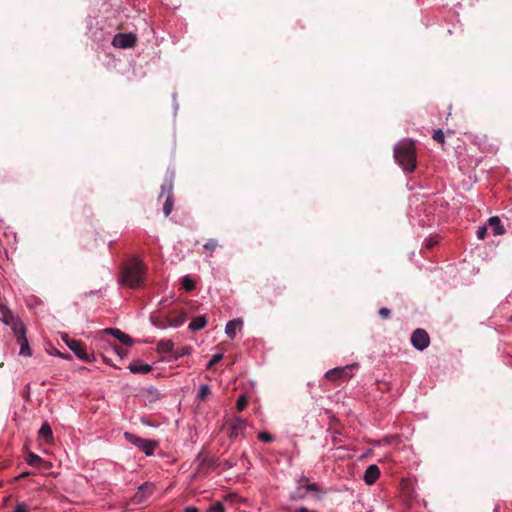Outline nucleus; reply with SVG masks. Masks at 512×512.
<instances>
[{
  "instance_id": "obj_30",
  "label": "nucleus",
  "mask_w": 512,
  "mask_h": 512,
  "mask_svg": "<svg viewBox=\"0 0 512 512\" xmlns=\"http://www.w3.org/2000/svg\"><path fill=\"white\" fill-rule=\"evenodd\" d=\"M190 353H191V348L190 347H185V348L182 349V351L180 353H175L173 357H174V359H178V358H180V357H182L184 355H188Z\"/></svg>"
},
{
  "instance_id": "obj_17",
  "label": "nucleus",
  "mask_w": 512,
  "mask_h": 512,
  "mask_svg": "<svg viewBox=\"0 0 512 512\" xmlns=\"http://www.w3.org/2000/svg\"><path fill=\"white\" fill-rule=\"evenodd\" d=\"M128 369L132 373H135V374L136 373L146 374L152 370V366H150L148 364H130Z\"/></svg>"
},
{
  "instance_id": "obj_35",
  "label": "nucleus",
  "mask_w": 512,
  "mask_h": 512,
  "mask_svg": "<svg viewBox=\"0 0 512 512\" xmlns=\"http://www.w3.org/2000/svg\"><path fill=\"white\" fill-rule=\"evenodd\" d=\"M198 509L196 507H192V506H189V507H186L184 512H197Z\"/></svg>"
},
{
  "instance_id": "obj_28",
  "label": "nucleus",
  "mask_w": 512,
  "mask_h": 512,
  "mask_svg": "<svg viewBox=\"0 0 512 512\" xmlns=\"http://www.w3.org/2000/svg\"><path fill=\"white\" fill-rule=\"evenodd\" d=\"M224 511H225V509L221 502L214 503L208 509V512H224Z\"/></svg>"
},
{
  "instance_id": "obj_31",
  "label": "nucleus",
  "mask_w": 512,
  "mask_h": 512,
  "mask_svg": "<svg viewBox=\"0 0 512 512\" xmlns=\"http://www.w3.org/2000/svg\"><path fill=\"white\" fill-rule=\"evenodd\" d=\"M487 228L485 226L479 227L477 230V237L480 240H483L486 236Z\"/></svg>"
},
{
  "instance_id": "obj_24",
  "label": "nucleus",
  "mask_w": 512,
  "mask_h": 512,
  "mask_svg": "<svg viewBox=\"0 0 512 512\" xmlns=\"http://www.w3.org/2000/svg\"><path fill=\"white\" fill-rule=\"evenodd\" d=\"M219 246L217 240L215 239H209L205 244H204V249L209 251V252H213L217 247Z\"/></svg>"
},
{
  "instance_id": "obj_26",
  "label": "nucleus",
  "mask_w": 512,
  "mask_h": 512,
  "mask_svg": "<svg viewBox=\"0 0 512 512\" xmlns=\"http://www.w3.org/2000/svg\"><path fill=\"white\" fill-rule=\"evenodd\" d=\"M432 137H433V139H434L436 142H438V143H440V144H442V145L445 143L444 133H443V131H442L441 129L436 130V131L433 133V136H432Z\"/></svg>"
},
{
  "instance_id": "obj_21",
  "label": "nucleus",
  "mask_w": 512,
  "mask_h": 512,
  "mask_svg": "<svg viewBox=\"0 0 512 512\" xmlns=\"http://www.w3.org/2000/svg\"><path fill=\"white\" fill-rule=\"evenodd\" d=\"M41 457L30 452L28 455H27V458H26V462L31 465V466H35L37 465L40 461H41Z\"/></svg>"
},
{
  "instance_id": "obj_36",
  "label": "nucleus",
  "mask_w": 512,
  "mask_h": 512,
  "mask_svg": "<svg viewBox=\"0 0 512 512\" xmlns=\"http://www.w3.org/2000/svg\"><path fill=\"white\" fill-rule=\"evenodd\" d=\"M436 243H437L436 241L429 240L426 244V247L432 248Z\"/></svg>"
},
{
  "instance_id": "obj_20",
  "label": "nucleus",
  "mask_w": 512,
  "mask_h": 512,
  "mask_svg": "<svg viewBox=\"0 0 512 512\" xmlns=\"http://www.w3.org/2000/svg\"><path fill=\"white\" fill-rule=\"evenodd\" d=\"M210 393V388L207 384H202L197 393V399L203 400Z\"/></svg>"
},
{
  "instance_id": "obj_29",
  "label": "nucleus",
  "mask_w": 512,
  "mask_h": 512,
  "mask_svg": "<svg viewBox=\"0 0 512 512\" xmlns=\"http://www.w3.org/2000/svg\"><path fill=\"white\" fill-rule=\"evenodd\" d=\"M260 441L262 442H265V443H269L273 440V437L271 434H269L268 432H260L259 435H258Z\"/></svg>"
},
{
  "instance_id": "obj_34",
  "label": "nucleus",
  "mask_w": 512,
  "mask_h": 512,
  "mask_svg": "<svg viewBox=\"0 0 512 512\" xmlns=\"http://www.w3.org/2000/svg\"><path fill=\"white\" fill-rule=\"evenodd\" d=\"M189 320H197V321H200V320H206V318H205V316H204V315H196V316L191 317Z\"/></svg>"
},
{
  "instance_id": "obj_4",
  "label": "nucleus",
  "mask_w": 512,
  "mask_h": 512,
  "mask_svg": "<svg viewBox=\"0 0 512 512\" xmlns=\"http://www.w3.org/2000/svg\"><path fill=\"white\" fill-rule=\"evenodd\" d=\"M124 438L132 445L138 447L147 456L154 455L155 449L158 446V442L150 439L140 438L130 432L124 433Z\"/></svg>"
},
{
  "instance_id": "obj_5",
  "label": "nucleus",
  "mask_w": 512,
  "mask_h": 512,
  "mask_svg": "<svg viewBox=\"0 0 512 512\" xmlns=\"http://www.w3.org/2000/svg\"><path fill=\"white\" fill-rule=\"evenodd\" d=\"M357 367H358V364L354 363V364L346 365L343 367L332 368L325 373V378L328 380H336V379L348 380L353 377L351 370L353 368H357Z\"/></svg>"
},
{
  "instance_id": "obj_37",
  "label": "nucleus",
  "mask_w": 512,
  "mask_h": 512,
  "mask_svg": "<svg viewBox=\"0 0 512 512\" xmlns=\"http://www.w3.org/2000/svg\"><path fill=\"white\" fill-rule=\"evenodd\" d=\"M298 512H310L308 509H306L305 507H301L299 508Z\"/></svg>"
},
{
  "instance_id": "obj_23",
  "label": "nucleus",
  "mask_w": 512,
  "mask_h": 512,
  "mask_svg": "<svg viewBox=\"0 0 512 512\" xmlns=\"http://www.w3.org/2000/svg\"><path fill=\"white\" fill-rule=\"evenodd\" d=\"M247 402H248L247 397L245 395H240L236 402V408L239 411H243L247 405Z\"/></svg>"
},
{
  "instance_id": "obj_9",
  "label": "nucleus",
  "mask_w": 512,
  "mask_h": 512,
  "mask_svg": "<svg viewBox=\"0 0 512 512\" xmlns=\"http://www.w3.org/2000/svg\"><path fill=\"white\" fill-rule=\"evenodd\" d=\"M304 479L299 480V486L295 493L292 495L293 499H302L307 495V492L309 491H318V486L315 483L303 484Z\"/></svg>"
},
{
  "instance_id": "obj_32",
  "label": "nucleus",
  "mask_w": 512,
  "mask_h": 512,
  "mask_svg": "<svg viewBox=\"0 0 512 512\" xmlns=\"http://www.w3.org/2000/svg\"><path fill=\"white\" fill-rule=\"evenodd\" d=\"M13 512H29L28 506L25 503H18Z\"/></svg>"
},
{
  "instance_id": "obj_22",
  "label": "nucleus",
  "mask_w": 512,
  "mask_h": 512,
  "mask_svg": "<svg viewBox=\"0 0 512 512\" xmlns=\"http://www.w3.org/2000/svg\"><path fill=\"white\" fill-rule=\"evenodd\" d=\"M182 285H183V288L187 291H191L195 288V283L189 276H185L183 278Z\"/></svg>"
},
{
  "instance_id": "obj_13",
  "label": "nucleus",
  "mask_w": 512,
  "mask_h": 512,
  "mask_svg": "<svg viewBox=\"0 0 512 512\" xmlns=\"http://www.w3.org/2000/svg\"><path fill=\"white\" fill-rule=\"evenodd\" d=\"M488 226L492 229L494 235L505 234V228L501 224L500 218L497 216L490 217L488 220Z\"/></svg>"
},
{
  "instance_id": "obj_18",
  "label": "nucleus",
  "mask_w": 512,
  "mask_h": 512,
  "mask_svg": "<svg viewBox=\"0 0 512 512\" xmlns=\"http://www.w3.org/2000/svg\"><path fill=\"white\" fill-rule=\"evenodd\" d=\"M242 322H227L225 327V333L229 337H233L236 333V330L240 327Z\"/></svg>"
},
{
  "instance_id": "obj_39",
  "label": "nucleus",
  "mask_w": 512,
  "mask_h": 512,
  "mask_svg": "<svg viewBox=\"0 0 512 512\" xmlns=\"http://www.w3.org/2000/svg\"><path fill=\"white\" fill-rule=\"evenodd\" d=\"M28 474H29L28 472H24V473H22L19 477H20V478H24V477H26Z\"/></svg>"
},
{
  "instance_id": "obj_12",
  "label": "nucleus",
  "mask_w": 512,
  "mask_h": 512,
  "mask_svg": "<svg viewBox=\"0 0 512 512\" xmlns=\"http://www.w3.org/2000/svg\"><path fill=\"white\" fill-rule=\"evenodd\" d=\"M105 333H109L113 335L116 339H118L121 343L130 346L132 344V339L129 335L125 334L121 330L117 328H108L104 330Z\"/></svg>"
},
{
  "instance_id": "obj_7",
  "label": "nucleus",
  "mask_w": 512,
  "mask_h": 512,
  "mask_svg": "<svg viewBox=\"0 0 512 512\" xmlns=\"http://www.w3.org/2000/svg\"><path fill=\"white\" fill-rule=\"evenodd\" d=\"M411 343L415 349L423 351L430 344L428 333L423 329H416L411 335Z\"/></svg>"
},
{
  "instance_id": "obj_15",
  "label": "nucleus",
  "mask_w": 512,
  "mask_h": 512,
  "mask_svg": "<svg viewBox=\"0 0 512 512\" xmlns=\"http://www.w3.org/2000/svg\"><path fill=\"white\" fill-rule=\"evenodd\" d=\"M39 435L42 438H44L48 443H51L53 441V432L50 425L47 422L42 424L39 430Z\"/></svg>"
},
{
  "instance_id": "obj_3",
  "label": "nucleus",
  "mask_w": 512,
  "mask_h": 512,
  "mask_svg": "<svg viewBox=\"0 0 512 512\" xmlns=\"http://www.w3.org/2000/svg\"><path fill=\"white\" fill-rule=\"evenodd\" d=\"M6 324H11V329L14 333V336L17 339V342L20 345L19 354L22 356H31L32 351L28 343V339L26 337V328L23 322H5Z\"/></svg>"
},
{
  "instance_id": "obj_10",
  "label": "nucleus",
  "mask_w": 512,
  "mask_h": 512,
  "mask_svg": "<svg viewBox=\"0 0 512 512\" xmlns=\"http://www.w3.org/2000/svg\"><path fill=\"white\" fill-rule=\"evenodd\" d=\"M380 476V470L377 465L372 464L364 472L363 480L367 485L374 484Z\"/></svg>"
},
{
  "instance_id": "obj_11",
  "label": "nucleus",
  "mask_w": 512,
  "mask_h": 512,
  "mask_svg": "<svg viewBox=\"0 0 512 512\" xmlns=\"http://www.w3.org/2000/svg\"><path fill=\"white\" fill-rule=\"evenodd\" d=\"M246 426H247V423L244 419H242L240 417L234 418L231 423L230 437L236 438V437L242 435Z\"/></svg>"
},
{
  "instance_id": "obj_25",
  "label": "nucleus",
  "mask_w": 512,
  "mask_h": 512,
  "mask_svg": "<svg viewBox=\"0 0 512 512\" xmlns=\"http://www.w3.org/2000/svg\"><path fill=\"white\" fill-rule=\"evenodd\" d=\"M222 359H223V354L222 353L214 354L212 356L211 360L207 364V369H211L213 367V365H215L216 363L220 362Z\"/></svg>"
},
{
  "instance_id": "obj_38",
  "label": "nucleus",
  "mask_w": 512,
  "mask_h": 512,
  "mask_svg": "<svg viewBox=\"0 0 512 512\" xmlns=\"http://www.w3.org/2000/svg\"><path fill=\"white\" fill-rule=\"evenodd\" d=\"M142 423L147 425V426H152V424L149 421H146V420H142Z\"/></svg>"
},
{
  "instance_id": "obj_2",
  "label": "nucleus",
  "mask_w": 512,
  "mask_h": 512,
  "mask_svg": "<svg viewBox=\"0 0 512 512\" xmlns=\"http://www.w3.org/2000/svg\"><path fill=\"white\" fill-rule=\"evenodd\" d=\"M145 267L142 261L133 259L122 270L121 281L130 288H137L143 283Z\"/></svg>"
},
{
  "instance_id": "obj_1",
  "label": "nucleus",
  "mask_w": 512,
  "mask_h": 512,
  "mask_svg": "<svg viewBox=\"0 0 512 512\" xmlns=\"http://www.w3.org/2000/svg\"><path fill=\"white\" fill-rule=\"evenodd\" d=\"M394 157L397 163L406 172H413L416 168L415 144L410 139H404L394 148Z\"/></svg>"
},
{
  "instance_id": "obj_16",
  "label": "nucleus",
  "mask_w": 512,
  "mask_h": 512,
  "mask_svg": "<svg viewBox=\"0 0 512 512\" xmlns=\"http://www.w3.org/2000/svg\"><path fill=\"white\" fill-rule=\"evenodd\" d=\"M173 181L172 178L165 179L164 183L161 185V193L159 198L167 195H173Z\"/></svg>"
},
{
  "instance_id": "obj_8",
  "label": "nucleus",
  "mask_w": 512,
  "mask_h": 512,
  "mask_svg": "<svg viewBox=\"0 0 512 512\" xmlns=\"http://www.w3.org/2000/svg\"><path fill=\"white\" fill-rule=\"evenodd\" d=\"M67 345L79 359L87 362L90 361L89 354L81 342L77 340H70L67 342Z\"/></svg>"
},
{
  "instance_id": "obj_6",
  "label": "nucleus",
  "mask_w": 512,
  "mask_h": 512,
  "mask_svg": "<svg viewBox=\"0 0 512 512\" xmlns=\"http://www.w3.org/2000/svg\"><path fill=\"white\" fill-rule=\"evenodd\" d=\"M136 42H137V37L135 34H133V33H128V34L118 33L114 36V38L112 40V45L114 47L126 49V48L134 47Z\"/></svg>"
},
{
  "instance_id": "obj_14",
  "label": "nucleus",
  "mask_w": 512,
  "mask_h": 512,
  "mask_svg": "<svg viewBox=\"0 0 512 512\" xmlns=\"http://www.w3.org/2000/svg\"><path fill=\"white\" fill-rule=\"evenodd\" d=\"M174 343L169 339H162L157 344V349L160 353H172Z\"/></svg>"
},
{
  "instance_id": "obj_19",
  "label": "nucleus",
  "mask_w": 512,
  "mask_h": 512,
  "mask_svg": "<svg viewBox=\"0 0 512 512\" xmlns=\"http://www.w3.org/2000/svg\"><path fill=\"white\" fill-rule=\"evenodd\" d=\"M173 203V195H167L165 203L163 205V212L166 217L170 215L173 209Z\"/></svg>"
},
{
  "instance_id": "obj_27",
  "label": "nucleus",
  "mask_w": 512,
  "mask_h": 512,
  "mask_svg": "<svg viewBox=\"0 0 512 512\" xmlns=\"http://www.w3.org/2000/svg\"><path fill=\"white\" fill-rule=\"evenodd\" d=\"M207 322H190L189 329L191 331H198L203 329L206 326Z\"/></svg>"
},
{
  "instance_id": "obj_33",
  "label": "nucleus",
  "mask_w": 512,
  "mask_h": 512,
  "mask_svg": "<svg viewBox=\"0 0 512 512\" xmlns=\"http://www.w3.org/2000/svg\"><path fill=\"white\" fill-rule=\"evenodd\" d=\"M379 315L382 317V318H388L390 316V310L387 309V308H381L379 310Z\"/></svg>"
}]
</instances>
